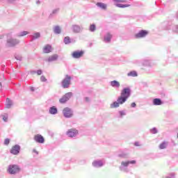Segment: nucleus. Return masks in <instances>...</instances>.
<instances>
[{
	"label": "nucleus",
	"mask_w": 178,
	"mask_h": 178,
	"mask_svg": "<svg viewBox=\"0 0 178 178\" xmlns=\"http://www.w3.org/2000/svg\"><path fill=\"white\" fill-rule=\"evenodd\" d=\"M35 73H37V71H31V74H35Z\"/></svg>",
	"instance_id": "50"
},
{
	"label": "nucleus",
	"mask_w": 178,
	"mask_h": 178,
	"mask_svg": "<svg viewBox=\"0 0 178 178\" xmlns=\"http://www.w3.org/2000/svg\"><path fill=\"white\" fill-rule=\"evenodd\" d=\"M36 3H37V5H40V3H41V1H40V0H38L36 1Z\"/></svg>",
	"instance_id": "52"
},
{
	"label": "nucleus",
	"mask_w": 178,
	"mask_h": 178,
	"mask_svg": "<svg viewBox=\"0 0 178 178\" xmlns=\"http://www.w3.org/2000/svg\"><path fill=\"white\" fill-rule=\"evenodd\" d=\"M10 143V139L6 138L4 140V145H9V143Z\"/></svg>",
	"instance_id": "39"
},
{
	"label": "nucleus",
	"mask_w": 178,
	"mask_h": 178,
	"mask_svg": "<svg viewBox=\"0 0 178 178\" xmlns=\"http://www.w3.org/2000/svg\"><path fill=\"white\" fill-rule=\"evenodd\" d=\"M150 133L152 134H156L158 133V129H156V127H153L150 129Z\"/></svg>",
	"instance_id": "38"
},
{
	"label": "nucleus",
	"mask_w": 178,
	"mask_h": 178,
	"mask_svg": "<svg viewBox=\"0 0 178 178\" xmlns=\"http://www.w3.org/2000/svg\"><path fill=\"white\" fill-rule=\"evenodd\" d=\"M72 83V76L70 75H65V78L61 81L63 88H69Z\"/></svg>",
	"instance_id": "2"
},
{
	"label": "nucleus",
	"mask_w": 178,
	"mask_h": 178,
	"mask_svg": "<svg viewBox=\"0 0 178 178\" xmlns=\"http://www.w3.org/2000/svg\"><path fill=\"white\" fill-rule=\"evenodd\" d=\"M120 103L119 102H113L111 105H110V108H119L120 106Z\"/></svg>",
	"instance_id": "32"
},
{
	"label": "nucleus",
	"mask_w": 178,
	"mask_h": 178,
	"mask_svg": "<svg viewBox=\"0 0 178 178\" xmlns=\"http://www.w3.org/2000/svg\"><path fill=\"white\" fill-rule=\"evenodd\" d=\"M20 145H15L12 147L11 149L10 150V152L13 155H19V154H20Z\"/></svg>",
	"instance_id": "10"
},
{
	"label": "nucleus",
	"mask_w": 178,
	"mask_h": 178,
	"mask_svg": "<svg viewBox=\"0 0 178 178\" xmlns=\"http://www.w3.org/2000/svg\"><path fill=\"white\" fill-rule=\"evenodd\" d=\"M120 95L129 99L131 95V89H130V88H123Z\"/></svg>",
	"instance_id": "6"
},
{
	"label": "nucleus",
	"mask_w": 178,
	"mask_h": 178,
	"mask_svg": "<svg viewBox=\"0 0 178 178\" xmlns=\"http://www.w3.org/2000/svg\"><path fill=\"white\" fill-rule=\"evenodd\" d=\"M177 17H178V13H177Z\"/></svg>",
	"instance_id": "56"
},
{
	"label": "nucleus",
	"mask_w": 178,
	"mask_h": 178,
	"mask_svg": "<svg viewBox=\"0 0 178 178\" xmlns=\"http://www.w3.org/2000/svg\"><path fill=\"white\" fill-rule=\"evenodd\" d=\"M83 29L84 28H83V26H80L79 25H77V24H73L72 26V30L73 33H75L76 34L79 33H81V31H83Z\"/></svg>",
	"instance_id": "11"
},
{
	"label": "nucleus",
	"mask_w": 178,
	"mask_h": 178,
	"mask_svg": "<svg viewBox=\"0 0 178 178\" xmlns=\"http://www.w3.org/2000/svg\"><path fill=\"white\" fill-rule=\"evenodd\" d=\"M12 105H13V103H12V100H10V99H9V98H7L6 99V107L8 109H10V108H11Z\"/></svg>",
	"instance_id": "27"
},
{
	"label": "nucleus",
	"mask_w": 178,
	"mask_h": 178,
	"mask_svg": "<svg viewBox=\"0 0 178 178\" xmlns=\"http://www.w3.org/2000/svg\"><path fill=\"white\" fill-rule=\"evenodd\" d=\"M31 41H35V40H38V38H41V33L40 32H35L33 35H30Z\"/></svg>",
	"instance_id": "15"
},
{
	"label": "nucleus",
	"mask_w": 178,
	"mask_h": 178,
	"mask_svg": "<svg viewBox=\"0 0 178 178\" xmlns=\"http://www.w3.org/2000/svg\"><path fill=\"white\" fill-rule=\"evenodd\" d=\"M137 106V104L136 102H133L131 104V108H136Z\"/></svg>",
	"instance_id": "44"
},
{
	"label": "nucleus",
	"mask_w": 178,
	"mask_h": 178,
	"mask_svg": "<svg viewBox=\"0 0 178 178\" xmlns=\"http://www.w3.org/2000/svg\"><path fill=\"white\" fill-rule=\"evenodd\" d=\"M15 59H17V60H22V58L20 56H16Z\"/></svg>",
	"instance_id": "45"
},
{
	"label": "nucleus",
	"mask_w": 178,
	"mask_h": 178,
	"mask_svg": "<svg viewBox=\"0 0 178 178\" xmlns=\"http://www.w3.org/2000/svg\"><path fill=\"white\" fill-rule=\"evenodd\" d=\"M110 86L114 88H119L120 87V83L116 80H114L110 82Z\"/></svg>",
	"instance_id": "20"
},
{
	"label": "nucleus",
	"mask_w": 178,
	"mask_h": 178,
	"mask_svg": "<svg viewBox=\"0 0 178 178\" xmlns=\"http://www.w3.org/2000/svg\"><path fill=\"white\" fill-rule=\"evenodd\" d=\"M136 64H137V65H140V61L136 60Z\"/></svg>",
	"instance_id": "54"
},
{
	"label": "nucleus",
	"mask_w": 178,
	"mask_h": 178,
	"mask_svg": "<svg viewBox=\"0 0 178 178\" xmlns=\"http://www.w3.org/2000/svg\"><path fill=\"white\" fill-rule=\"evenodd\" d=\"M54 34H60L62 33V29H60V26H56L54 28Z\"/></svg>",
	"instance_id": "26"
},
{
	"label": "nucleus",
	"mask_w": 178,
	"mask_h": 178,
	"mask_svg": "<svg viewBox=\"0 0 178 178\" xmlns=\"http://www.w3.org/2000/svg\"><path fill=\"white\" fill-rule=\"evenodd\" d=\"M67 137H70L73 138V137H76L79 134V130L76 129H70L66 133Z\"/></svg>",
	"instance_id": "9"
},
{
	"label": "nucleus",
	"mask_w": 178,
	"mask_h": 178,
	"mask_svg": "<svg viewBox=\"0 0 178 178\" xmlns=\"http://www.w3.org/2000/svg\"><path fill=\"white\" fill-rule=\"evenodd\" d=\"M73 97V93L72 92H69L67 93H65V95H63L60 99L59 102L60 104H66L70 98Z\"/></svg>",
	"instance_id": "3"
},
{
	"label": "nucleus",
	"mask_w": 178,
	"mask_h": 178,
	"mask_svg": "<svg viewBox=\"0 0 178 178\" xmlns=\"http://www.w3.org/2000/svg\"><path fill=\"white\" fill-rule=\"evenodd\" d=\"M8 170L10 175H16V173H19V172H20V168L17 165H10L8 166Z\"/></svg>",
	"instance_id": "4"
},
{
	"label": "nucleus",
	"mask_w": 178,
	"mask_h": 178,
	"mask_svg": "<svg viewBox=\"0 0 178 178\" xmlns=\"http://www.w3.org/2000/svg\"><path fill=\"white\" fill-rule=\"evenodd\" d=\"M2 89V83L0 82V90Z\"/></svg>",
	"instance_id": "53"
},
{
	"label": "nucleus",
	"mask_w": 178,
	"mask_h": 178,
	"mask_svg": "<svg viewBox=\"0 0 178 178\" xmlns=\"http://www.w3.org/2000/svg\"><path fill=\"white\" fill-rule=\"evenodd\" d=\"M43 52L44 54H49L50 52H52V46H51L50 44H47L43 48Z\"/></svg>",
	"instance_id": "18"
},
{
	"label": "nucleus",
	"mask_w": 178,
	"mask_h": 178,
	"mask_svg": "<svg viewBox=\"0 0 178 178\" xmlns=\"http://www.w3.org/2000/svg\"><path fill=\"white\" fill-rule=\"evenodd\" d=\"M173 144H175V141L172 140Z\"/></svg>",
	"instance_id": "57"
},
{
	"label": "nucleus",
	"mask_w": 178,
	"mask_h": 178,
	"mask_svg": "<svg viewBox=\"0 0 178 178\" xmlns=\"http://www.w3.org/2000/svg\"><path fill=\"white\" fill-rule=\"evenodd\" d=\"M84 55V51L82 50H77L74 51L72 53V56L74 59H80V58H83V56Z\"/></svg>",
	"instance_id": "7"
},
{
	"label": "nucleus",
	"mask_w": 178,
	"mask_h": 178,
	"mask_svg": "<svg viewBox=\"0 0 178 178\" xmlns=\"http://www.w3.org/2000/svg\"><path fill=\"white\" fill-rule=\"evenodd\" d=\"M49 112L50 115H56V113H58V108H56V106H53L49 108Z\"/></svg>",
	"instance_id": "21"
},
{
	"label": "nucleus",
	"mask_w": 178,
	"mask_h": 178,
	"mask_svg": "<svg viewBox=\"0 0 178 178\" xmlns=\"http://www.w3.org/2000/svg\"><path fill=\"white\" fill-rule=\"evenodd\" d=\"M152 104L155 106H158L159 105H163V102H162V99H161L159 98L154 99L153 101H152Z\"/></svg>",
	"instance_id": "17"
},
{
	"label": "nucleus",
	"mask_w": 178,
	"mask_h": 178,
	"mask_svg": "<svg viewBox=\"0 0 178 178\" xmlns=\"http://www.w3.org/2000/svg\"><path fill=\"white\" fill-rule=\"evenodd\" d=\"M174 145H176V143H174Z\"/></svg>",
	"instance_id": "58"
},
{
	"label": "nucleus",
	"mask_w": 178,
	"mask_h": 178,
	"mask_svg": "<svg viewBox=\"0 0 178 178\" xmlns=\"http://www.w3.org/2000/svg\"><path fill=\"white\" fill-rule=\"evenodd\" d=\"M165 30H172L173 33H178V25L170 24L165 28Z\"/></svg>",
	"instance_id": "14"
},
{
	"label": "nucleus",
	"mask_w": 178,
	"mask_h": 178,
	"mask_svg": "<svg viewBox=\"0 0 178 178\" xmlns=\"http://www.w3.org/2000/svg\"><path fill=\"white\" fill-rule=\"evenodd\" d=\"M19 42L20 41L19 40L11 38L7 39L6 45L7 47H16V45H17Z\"/></svg>",
	"instance_id": "5"
},
{
	"label": "nucleus",
	"mask_w": 178,
	"mask_h": 178,
	"mask_svg": "<svg viewBox=\"0 0 178 178\" xmlns=\"http://www.w3.org/2000/svg\"><path fill=\"white\" fill-rule=\"evenodd\" d=\"M84 99L86 102H90V97H85Z\"/></svg>",
	"instance_id": "48"
},
{
	"label": "nucleus",
	"mask_w": 178,
	"mask_h": 178,
	"mask_svg": "<svg viewBox=\"0 0 178 178\" xmlns=\"http://www.w3.org/2000/svg\"><path fill=\"white\" fill-rule=\"evenodd\" d=\"M168 145H169V143L166 141H163L159 145V149H165L168 148Z\"/></svg>",
	"instance_id": "24"
},
{
	"label": "nucleus",
	"mask_w": 178,
	"mask_h": 178,
	"mask_svg": "<svg viewBox=\"0 0 178 178\" xmlns=\"http://www.w3.org/2000/svg\"><path fill=\"white\" fill-rule=\"evenodd\" d=\"M113 2H121V3H124L126 2V0H113Z\"/></svg>",
	"instance_id": "43"
},
{
	"label": "nucleus",
	"mask_w": 178,
	"mask_h": 178,
	"mask_svg": "<svg viewBox=\"0 0 178 178\" xmlns=\"http://www.w3.org/2000/svg\"><path fill=\"white\" fill-rule=\"evenodd\" d=\"M30 90H31V91H32V92L35 91V88H34V87H31Z\"/></svg>",
	"instance_id": "51"
},
{
	"label": "nucleus",
	"mask_w": 178,
	"mask_h": 178,
	"mask_svg": "<svg viewBox=\"0 0 178 178\" xmlns=\"http://www.w3.org/2000/svg\"><path fill=\"white\" fill-rule=\"evenodd\" d=\"M177 138H178V133H177Z\"/></svg>",
	"instance_id": "55"
},
{
	"label": "nucleus",
	"mask_w": 178,
	"mask_h": 178,
	"mask_svg": "<svg viewBox=\"0 0 178 178\" xmlns=\"http://www.w3.org/2000/svg\"><path fill=\"white\" fill-rule=\"evenodd\" d=\"M63 42H64V44H65V45H69V44L72 43L70 37H69V36L65 37L64 40H63Z\"/></svg>",
	"instance_id": "30"
},
{
	"label": "nucleus",
	"mask_w": 178,
	"mask_h": 178,
	"mask_svg": "<svg viewBox=\"0 0 178 178\" xmlns=\"http://www.w3.org/2000/svg\"><path fill=\"white\" fill-rule=\"evenodd\" d=\"M119 158H122V159H127L129 158V154L126 152H122L118 154Z\"/></svg>",
	"instance_id": "28"
},
{
	"label": "nucleus",
	"mask_w": 178,
	"mask_h": 178,
	"mask_svg": "<svg viewBox=\"0 0 178 178\" xmlns=\"http://www.w3.org/2000/svg\"><path fill=\"white\" fill-rule=\"evenodd\" d=\"M132 164L134 165L136 163V160L132 161H122L121 165L119 167V169L121 172H124L125 173H127L129 172V170L127 169L129 165Z\"/></svg>",
	"instance_id": "1"
},
{
	"label": "nucleus",
	"mask_w": 178,
	"mask_h": 178,
	"mask_svg": "<svg viewBox=\"0 0 178 178\" xmlns=\"http://www.w3.org/2000/svg\"><path fill=\"white\" fill-rule=\"evenodd\" d=\"M148 35V31L145 30H140L138 33L135 35V38H144Z\"/></svg>",
	"instance_id": "12"
},
{
	"label": "nucleus",
	"mask_w": 178,
	"mask_h": 178,
	"mask_svg": "<svg viewBox=\"0 0 178 178\" xmlns=\"http://www.w3.org/2000/svg\"><path fill=\"white\" fill-rule=\"evenodd\" d=\"M34 140L36 143H38L39 144H44L45 143V139L44 138V136L37 134L34 136Z\"/></svg>",
	"instance_id": "13"
},
{
	"label": "nucleus",
	"mask_w": 178,
	"mask_h": 178,
	"mask_svg": "<svg viewBox=\"0 0 178 178\" xmlns=\"http://www.w3.org/2000/svg\"><path fill=\"white\" fill-rule=\"evenodd\" d=\"M33 152H34V154H36L37 155H38V152L35 149H33Z\"/></svg>",
	"instance_id": "49"
},
{
	"label": "nucleus",
	"mask_w": 178,
	"mask_h": 178,
	"mask_svg": "<svg viewBox=\"0 0 178 178\" xmlns=\"http://www.w3.org/2000/svg\"><path fill=\"white\" fill-rule=\"evenodd\" d=\"M3 122H8V114H4L2 115Z\"/></svg>",
	"instance_id": "40"
},
{
	"label": "nucleus",
	"mask_w": 178,
	"mask_h": 178,
	"mask_svg": "<svg viewBox=\"0 0 178 178\" xmlns=\"http://www.w3.org/2000/svg\"><path fill=\"white\" fill-rule=\"evenodd\" d=\"M36 73L38 76H41L42 74V70H39L36 71Z\"/></svg>",
	"instance_id": "42"
},
{
	"label": "nucleus",
	"mask_w": 178,
	"mask_h": 178,
	"mask_svg": "<svg viewBox=\"0 0 178 178\" xmlns=\"http://www.w3.org/2000/svg\"><path fill=\"white\" fill-rule=\"evenodd\" d=\"M95 30H97V26L95 25V24H90L89 27V31H90L91 33H94Z\"/></svg>",
	"instance_id": "34"
},
{
	"label": "nucleus",
	"mask_w": 178,
	"mask_h": 178,
	"mask_svg": "<svg viewBox=\"0 0 178 178\" xmlns=\"http://www.w3.org/2000/svg\"><path fill=\"white\" fill-rule=\"evenodd\" d=\"M63 116L67 118H70L73 116V111L69 107H66L63 110Z\"/></svg>",
	"instance_id": "8"
},
{
	"label": "nucleus",
	"mask_w": 178,
	"mask_h": 178,
	"mask_svg": "<svg viewBox=\"0 0 178 178\" xmlns=\"http://www.w3.org/2000/svg\"><path fill=\"white\" fill-rule=\"evenodd\" d=\"M111 40H112V35L109 33H107L105 35H104V42H109L111 41Z\"/></svg>",
	"instance_id": "25"
},
{
	"label": "nucleus",
	"mask_w": 178,
	"mask_h": 178,
	"mask_svg": "<svg viewBox=\"0 0 178 178\" xmlns=\"http://www.w3.org/2000/svg\"><path fill=\"white\" fill-rule=\"evenodd\" d=\"M134 146L135 147H140V143L138 142H135L134 143Z\"/></svg>",
	"instance_id": "47"
},
{
	"label": "nucleus",
	"mask_w": 178,
	"mask_h": 178,
	"mask_svg": "<svg viewBox=\"0 0 178 178\" xmlns=\"http://www.w3.org/2000/svg\"><path fill=\"white\" fill-rule=\"evenodd\" d=\"M97 6H98L99 8H101V9H103L104 10H106V4L104 3L98 2L97 3Z\"/></svg>",
	"instance_id": "31"
},
{
	"label": "nucleus",
	"mask_w": 178,
	"mask_h": 178,
	"mask_svg": "<svg viewBox=\"0 0 178 178\" xmlns=\"http://www.w3.org/2000/svg\"><path fill=\"white\" fill-rule=\"evenodd\" d=\"M8 3H13L16 2V0H6Z\"/></svg>",
	"instance_id": "46"
},
{
	"label": "nucleus",
	"mask_w": 178,
	"mask_h": 178,
	"mask_svg": "<svg viewBox=\"0 0 178 178\" xmlns=\"http://www.w3.org/2000/svg\"><path fill=\"white\" fill-rule=\"evenodd\" d=\"M58 54H54L53 56H51L48 58L47 60V62H55V60H58Z\"/></svg>",
	"instance_id": "23"
},
{
	"label": "nucleus",
	"mask_w": 178,
	"mask_h": 178,
	"mask_svg": "<svg viewBox=\"0 0 178 178\" xmlns=\"http://www.w3.org/2000/svg\"><path fill=\"white\" fill-rule=\"evenodd\" d=\"M59 13V8H56L52 10L51 13H50L49 16V19H52L53 17H55Z\"/></svg>",
	"instance_id": "22"
},
{
	"label": "nucleus",
	"mask_w": 178,
	"mask_h": 178,
	"mask_svg": "<svg viewBox=\"0 0 178 178\" xmlns=\"http://www.w3.org/2000/svg\"><path fill=\"white\" fill-rule=\"evenodd\" d=\"M127 99H128L127 97H124V96H122L120 95V96L118 98L117 101L120 104V105H123V104H124V102H126Z\"/></svg>",
	"instance_id": "19"
},
{
	"label": "nucleus",
	"mask_w": 178,
	"mask_h": 178,
	"mask_svg": "<svg viewBox=\"0 0 178 178\" xmlns=\"http://www.w3.org/2000/svg\"><path fill=\"white\" fill-rule=\"evenodd\" d=\"M142 65L143 66H151V63H149V60H143L142 61Z\"/></svg>",
	"instance_id": "37"
},
{
	"label": "nucleus",
	"mask_w": 178,
	"mask_h": 178,
	"mask_svg": "<svg viewBox=\"0 0 178 178\" xmlns=\"http://www.w3.org/2000/svg\"><path fill=\"white\" fill-rule=\"evenodd\" d=\"M115 6H117V8H129L130 4L115 3Z\"/></svg>",
	"instance_id": "35"
},
{
	"label": "nucleus",
	"mask_w": 178,
	"mask_h": 178,
	"mask_svg": "<svg viewBox=\"0 0 178 178\" xmlns=\"http://www.w3.org/2000/svg\"><path fill=\"white\" fill-rule=\"evenodd\" d=\"M27 34H29V32L24 31L17 33L16 35H17V37H24V35H27Z\"/></svg>",
	"instance_id": "33"
},
{
	"label": "nucleus",
	"mask_w": 178,
	"mask_h": 178,
	"mask_svg": "<svg viewBox=\"0 0 178 178\" xmlns=\"http://www.w3.org/2000/svg\"><path fill=\"white\" fill-rule=\"evenodd\" d=\"M40 81H42L43 83H45L47 81V78L44 76L43 75L40 76Z\"/></svg>",
	"instance_id": "41"
},
{
	"label": "nucleus",
	"mask_w": 178,
	"mask_h": 178,
	"mask_svg": "<svg viewBox=\"0 0 178 178\" xmlns=\"http://www.w3.org/2000/svg\"><path fill=\"white\" fill-rule=\"evenodd\" d=\"M118 113H119V118H120V119H122V118H123V116H126V115H127V113H126V111H120L119 112H118Z\"/></svg>",
	"instance_id": "36"
},
{
	"label": "nucleus",
	"mask_w": 178,
	"mask_h": 178,
	"mask_svg": "<svg viewBox=\"0 0 178 178\" xmlns=\"http://www.w3.org/2000/svg\"><path fill=\"white\" fill-rule=\"evenodd\" d=\"M128 77H137L138 74L136 71H131L127 74Z\"/></svg>",
	"instance_id": "29"
},
{
	"label": "nucleus",
	"mask_w": 178,
	"mask_h": 178,
	"mask_svg": "<svg viewBox=\"0 0 178 178\" xmlns=\"http://www.w3.org/2000/svg\"><path fill=\"white\" fill-rule=\"evenodd\" d=\"M92 166H94V168H102L104 163L101 160L95 161L92 162Z\"/></svg>",
	"instance_id": "16"
}]
</instances>
